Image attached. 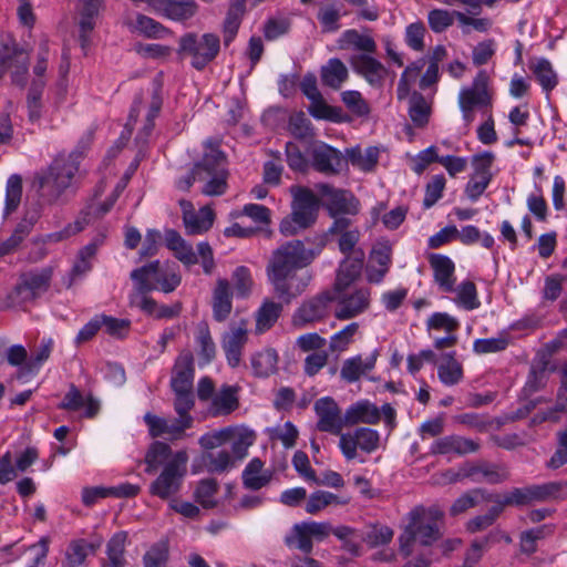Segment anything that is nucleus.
I'll list each match as a JSON object with an SVG mask.
<instances>
[{
  "label": "nucleus",
  "instance_id": "2",
  "mask_svg": "<svg viewBox=\"0 0 567 567\" xmlns=\"http://www.w3.org/2000/svg\"><path fill=\"white\" fill-rule=\"evenodd\" d=\"M82 152L78 150L68 156H59L41 172L37 173L33 186L43 206L64 205L74 193V181L80 168Z\"/></svg>",
  "mask_w": 567,
  "mask_h": 567
},
{
  "label": "nucleus",
  "instance_id": "14",
  "mask_svg": "<svg viewBox=\"0 0 567 567\" xmlns=\"http://www.w3.org/2000/svg\"><path fill=\"white\" fill-rule=\"evenodd\" d=\"M379 444V432L370 427H357L352 432L341 434L339 439V449L348 461L357 457L358 449L370 454L378 450Z\"/></svg>",
  "mask_w": 567,
  "mask_h": 567
},
{
  "label": "nucleus",
  "instance_id": "58",
  "mask_svg": "<svg viewBox=\"0 0 567 567\" xmlns=\"http://www.w3.org/2000/svg\"><path fill=\"white\" fill-rule=\"evenodd\" d=\"M425 64L426 59L420 58L404 69L396 89V94L400 100H403L409 95L411 83L419 76Z\"/></svg>",
  "mask_w": 567,
  "mask_h": 567
},
{
  "label": "nucleus",
  "instance_id": "4",
  "mask_svg": "<svg viewBox=\"0 0 567 567\" xmlns=\"http://www.w3.org/2000/svg\"><path fill=\"white\" fill-rule=\"evenodd\" d=\"M291 213L282 218L279 230L284 236H295L312 226L317 219L319 200L306 187H292Z\"/></svg>",
  "mask_w": 567,
  "mask_h": 567
},
{
  "label": "nucleus",
  "instance_id": "3",
  "mask_svg": "<svg viewBox=\"0 0 567 567\" xmlns=\"http://www.w3.org/2000/svg\"><path fill=\"white\" fill-rule=\"evenodd\" d=\"M53 278V267L30 269L19 275L13 288L0 299L2 309H24L34 305L50 289Z\"/></svg>",
  "mask_w": 567,
  "mask_h": 567
},
{
  "label": "nucleus",
  "instance_id": "45",
  "mask_svg": "<svg viewBox=\"0 0 567 567\" xmlns=\"http://www.w3.org/2000/svg\"><path fill=\"white\" fill-rule=\"evenodd\" d=\"M477 474H482V476L485 478V481L489 484H499L505 482L509 474L507 470L504 466L495 465V464H487L483 463L480 465L471 466L466 472V477H472L473 481L478 482L480 480L475 476Z\"/></svg>",
  "mask_w": 567,
  "mask_h": 567
},
{
  "label": "nucleus",
  "instance_id": "32",
  "mask_svg": "<svg viewBox=\"0 0 567 567\" xmlns=\"http://www.w3.org/2000/svg\"><path fill=\"white\" fill-rule=\"evenodd\" d=\"M164 270L161 269L158 260L148 262L131 272V279L134 282V289L138 292H151L157 289L161 276Z\"/></svg>",
  "mask_w": 567,
  "mask_h": 567
},
{
  "label": "nucleus",
  "instance_id": "63",
  "mask_svg": "<svg viewBox=\"0 0 567 567\" xmlns=\"http://www.w3.org/2000/svg\"><path fill=\"white\" fill-rule=\"evenodd\" d=\"M341 101L346 107L358 117H367L371 110L362 94L355 90H348L341 93Z\"/></svg>",
  "mask_w": 567,
  "mask_h": 567
},
{
  "label": "nucleus",
  "instance_id": "60",
  "mask_svg": "<svg viewBox=\"0 0 567 567\" xmlns=\"http://www.w3.org/2000/svg\"><path fill=\"white\" fill-rule=\"evenodd\" d=\"M235 434V427L226 426L213 432H207L203 434L198 443L199 445L206 450V452H210L214 449L223 446L233 440Z\"/></svg>",
  "mask_w": 567,
  "mask_h": 567
},
{
  "label": "nucleus",
  "instance_id": "21",
  "mask_svg": "<svg viewBox=\"0 0 567 567\" xmlns=\"http://www.w3.org/2000/svg\"><path fill=\"white\" fill-rule=\"evenodd\" d=\"M429 264L433 272V281L442 293H452L456 284L455 264L445 255L432 254Z\"/></svg>",
  "mask_w": 567,
  "mask_h": 567
},
{
  "label": "nucleus",
  "instance_id": "31",
  "mask_svg": "<svg viewBox=\"0 0 567 567\" xmlns=\"http://www.w3.org/2000/svg\"><path fill=\"white\" fill-rule=\"evenodd\" d=\"M364 254L361 249L354 251L353 255H348L340 262L334 289L348 288L360 276L363 267Z\"/></svg>",
  "mask_w": 567,
  "mask_h": 567
},
{
  "label": "nucleus",
  "instance_id": "19",
  "mask_svg": "<svg viewBox=\"0 0 567 567\" xmlns=\"http://www.w3.org/2000/svg\"><path fill=\"white\" fill-rule=\"evenodd\" d=\"M311 166L319 173L333 175L340 171L342 154L324 142H315L308 151Z\"/></svg>",
  "mask_w": 567,
  "mask_h": 567
},
{
  "label": "nucleus",
  "instance_id": "30",
  "mask_svg": "<svg viewBox=\"0 0 567 567\" xmlns=\"http://www.w3.org/2000/svg\"><path fill=\"white\" fill-rule=\"evenodd\" d=\"M381 420L380 409L369 400L362 399L352 403L344 412L347 425L359 423L378 424Z\"/></svg>",
  "mask_w": 567,
  "mask_h": 567
},
{
  "label": "nucleus",
  "instance_id": "54",
  "mask_svg": "<svg viewBox=\"0 0 567 567\" xmlns=\"http://www.w3.org/2000/svg\"><path fill=\"white\" fill-rule=\"evenodd\" d=\"M169 559V544L161 539L151 545L142 558L143 567H167Z\"/></svg>",
  "mask_w": 567,
  "mask_h": 567
},
{
  "label": "nucleus",
  "instance_id": "10",
  "mask_svg": "<svg viewBox=\"0 0 567 567\" xmlns=\"http://www.w3.org/2000/svg\"><path fill=\"white\" fill-rule=\"evenodd\" d=\"M300 90L310 101L309 114L316 120H327L336 123L349 121V116L339 106L328 105L318 89L317 76L312 72L303 75L300 82Z\"/></svg>",
  "mask_w": 567,
  "mask_h": 567
},
{
  "label": "nucleus",
  "instance_id": "24",
  "mask_svg": "<svg viewBox=\"0 0 567 567\" xmlns=\"http://www.w3.org/2000/svg\"><path fill=\"white\" fill-rule=\"evenodd\" d=\"M181 205L184 226L188 235H200L210 229L215 218L212 208L204 206L196 212L188 202H182Z\"/></svg>",
  "mask_w": 567,
  "mask_h": 567
},
{
  "label": "nucleus",
  "instance_id": "48",
  "mask_svg": "<svg viewBox=\"0 0 567 567\" xmlns=\"http://www.w3.org/2000/svg\"><path fill=\"white\" fill-rule=\"evenodd\" d=\"M431 105L419 92H413L409 101V116L416 127H423L429 123Z\"/></svg>",
  "mask_w": 567,
  "mask_h": 567
},
{
  "label": "nucleus",
  "instance_id": "34",
  "mask_svg": "<svg viewBox=\"0 0 567 567\" xmlns=\"http://www.w3.org/2000/svg\"><path fill=\"white\" fill-rule=\"evenodd\" d=\"M84 406L86 408L84 412L86 417H94L100 409V404L96 399L91 394L83 396L80 390L73 384L70 386L62 402L59 404L60 409L68 411H79Z\"/></svg>",
  "mask_w": 567,
  "mask_h": 567
},
{
  "label": "nucleus",
  "instance_id": "5",
  "mask_svg": "<svg viewBox=\"0 0 567 567\" xmlns=\"http://www.w3.org/2000/svg\"><path fill=\"white\" fill-rule=\"evenodd\" d=\"M220 38L216 33H185L178 41V53L190 58V65L202 71L219 54Z\"/></svg>",
  "mask_w": 567,
  "mask_h": 567
},
{
  "label": "nucleus",
  "instance_id": "53",
  "mask_svg": "<svg viewBox=\"0 0 567 567\" xmlns=\"http://www.w3.org/2000/svg\"><path fill=\"white\" fill-rule=\"evenodd\" d=\"M22 197V178L18 174L11 175L6 185V199L3 208V217L14 213L20 206Z\"/></svg>",
  "mask_w": 567,
  "mask_h": 567
},
{
  "label": "nucleus",
  "instance_id": "7",
  "mask_svg": "<svg viewBox=\"0 0 567 567\" xmlns=\"http://www.w3.org/2000/svg\"><path fill=\"white\" fill-rule=\"evenodd\" d=\"M204 179H208L203 187V194L208 196L223 195L227 189L226 156L214 140L206 142V152L202 158Z\"/></svg>",
  "mask_w": 567,
  "mask_h": 567
},
{
  "label": "nucleus",
  "instance_id": "39",
  "mask_svg": "<svg viewBox=\"0 0 567 567\" xmlns=\"http://www.w3.org/2000/svg\"><path fill=\"white\" fill-rule=\"evenodd\" d=\"M437 377L446 386L458 384L463 380V367L456 360V352L451 351L443 355V362L437 365Z\"/></svg>",
  "mask_w": 567,
  "mask_h": 567
},
{
  "label": "nucleus",
  "instance_id": "36",
  "mask_svg": "<svg viewBox=\"0 0 567 567\" xmlns=\"http://www.w3.org/2000/svg\"><path fill=\"white\" fill-rule=\"evenodd\" d=\"M194 340L197 347V355L202 364L210 363L216 357V343L206 321L197 323L194 332Z\"/></svg>",
  "mask_w": 567,
  "mask_h": 567
},
{
  "label": "nucleus",
  "instance_id": "35",
  "mask_svg": "<svg viewBox=\"0 0 567 567\" xmlns=\"http://www.w3.org/2000/svg\"><path fill=\"white\" fill-rule=\"evenodd\" d=\"M241 478L246 488L258 491L269 484L272 473L264 471V462L258 457H254L244 468Z\"/></svg>",
  "mask_w": 567,
  "mask_h": 567
},
{
  "label": "nucleus",
  "instance_id": "51",
  "mask_svg": "<svg viewBox=\"0 0 567 567\" xmlns=\"http://www.w3.org/2000/svg\"><path fill=\"white\" fill-rule=\"evenodd\" d=\"M343 13L340 8H338L334 3L324 4L319 8L317 13V20L320 24L321 32L323 33H334L340 30L341 23L340 20Z\"/></svg>",
  "mask_w": 567,
  "mask_h": 567
},
{
  "label": "nucleus",
  "instance_id": "47",
  "mask_svg": "<svg viewBox=\"0 0 567 567\" xmlns=\"http://www.w3.org/2000/svg\"><path fill=\"white\" fill-rule=\"evenodd\" d=\"M281 311V303L269 299L265 300L256 312V330L258 332L269 330L279 319Z\"/></svg>",
  "mask_w": 567,
  "mask_h": 567
},
{
  "label": "nucleus",
  "instance_id": "16",
  "mask_svg": "<svg viewBox=\"0 0 567 567\" xmlns=\"http://www.w3.org/2000/svg\"><path fill=\"white\" fill-rule=\"evenodd\" d=\"M313 410L318 417L317 430L333 435L342 434V429L347 424L344 414H341V409L334 399L331 396L320 398L315 402Z\"/></svg>",
  "mask_w": 567,
  "mask_h": 567
},
{
  "label": "nucleus",
  "instance_id": "23",
  "mask_svg": "<svg viewBox=\"0 0 567 567\" xmlns=\"http://www.w3.org/2000/svg\"><path fill=\"white\" fill-rule=\"evenodd\" d=\"M195 369L190 351H182L174 363L171 386L173 391H192Z\"/></svg>",
  "mask_w": 567,
  "mask_h": 567
},
{
  "label": "nucleus",
  "instance_id": "28",
  "mask_svg": "<svg viewBox=\"0 0 567 567\" xmlns=\"http://www.w3.org/2000/svg\"><path fill=\"white\" fill-rule=\"evenodd\" d=\"M238 392V385L223 384L212 398L209 414L214 417L225 416L237 410L239 406Z\"/></svg>",
  "mask_w": 567,
  "mask_h": 567
},
{
  "label": "nucleus",
  "instance_id": "26",
  "mask_svg": "<svg viewBox=\"0 0 567 567\" xmlns=\"http://www.w3.org/2000/svg\"><path fill=\"white\" fill-rule=\"evenodd\" d=\"M97 249L99 243L92 241L78 251L72 268L64 279L66 288H71L76 281L82 280L93 269Z\"/></svg>",
  "mask_w": 567,
  "mask_h": 567
},
{
  "label": "nucleus",
  "instance_id": "8",
  "mask_svg": "<svg viewBox=\"0 0 567 567\" xmlns=\"http://www.w3.org/2000/svg\"><path fill=\"white\" fill-rule=\"evenodd\" d=\"M489 78L486 71L477 72L472 84L463 87L458 93V105L463 120L472 123L475 118L474 111L492 107V93L488 90Z\"/></svg>",
  "mask_w": 567,
  "mask_h": 567
},
{
  "label": "nucleus",
  "instance_id": "27",
  "mask_svg": "<svg viewBox=\"0 0 567 567\" xmlns=\"http://www.w3.org/2000/svg\"><path fill=\"white\" fill-rule=\"evenodd\" d=\"M235 464L231 454L221 450L218 452H204L199 457L194 460L192 465L193 473L206 471L208 473L221 474L230 470Z\"/></svg>",
  "mask_w": 567,
  "mask_h": 567
},
{
  "label": "nucleus",
  "instance_id": "11",
  "mask_svg": "<svg viewBox=\"0 0 567 567\" xmlns=\"http://www.w3.org/2000/svg\"><path fill=\"white\" fill-rule=\"evenodd\" d=\"M334 317L349 320L365 312L370 307L371 289L368 287L334 289Z\"/></svg>",
  "mask_w": 567,
  "mask_h": 567
},
{
  "label": "nucleus",
  "instance_id": "20",
  "mask_svg": "<svg viewBox=\"0 0 567 567\" xmlns=\"http://www.w3.org/2000/svg\"><path fill=\"white\" fill-rule=\"evenodd\" d=\"M153 9L166 19L185 23L197 14L199 6L195 0H154Z\"/></svg>",
  "mask_w": 567,
  "mask_h": 567
},
{
  "label": "nucleus",
  "instance_id": "6",
  "mask_svg": "<svg viewBox=\"0 0 567 567\" xmlns=\"http://www.w3.org/2000/svg\"><path fill=\"white\" fill-rule=\"evenodd\" d=\"M409 524L401 534L400 550L405 555L412 554V545L419 542L423 546H430L440 538L437 522L430 518L423 507H416L409 513Z\"/></svg>",
  "mask_w": 567,
  "mask_h": 567
},
{
  "label": "nucleus",
  "instance_id": "43",
  "mask_svg": "<svg viewBox=\"0 0 567 567\" xmlns=\"http://www.w3.org/2000/svg\"><path fill=\"white\" fill-rule=\"evenodd\" d=\"M54 347L52 338H43L37 350L30 355L28 364L22 371V375L35 377L42 365L49 360Z\"/></svg>",
  "mask_w": 567,
  "mask_h": 567
},
{
  "label": "nucleus",
  "instance_id": "64",
  "mask_svg": "<svg viewBox=\"0 0 567 567\" xmlns=\"http://www.w3.org/2000/svg\"><path fill=\"white\" fill-rule=\"evenodd\" d=\"M460 328V321L447 312H433L426 320L427 331H444L446 333L456 332Z\"/></svg>",
  "mask_w": 567,
  "mask_h": 567
},
{
  "label": "nucleus",
  "instance_id": "33",
  "mask_svg": "<svg viewBox=\"0 0 567 567\" xmlns=\"http://www.w3.org/2000/svg\"><path fill=\"white\" fill-rule=\"evenodd\" d=\"M233 290L226 279H218L213 292V317L216 321H225L233 309Z\"/></svg>",
  "mask_w": 567,
  "mask_h": 567
},
{
  "label": "nucleus",
  "instance_id": "46",
  "mask_svg": "<svg viewBox=\"0 0 567 567\" xmlns=\"http://www.w3.org/2000/svg\"><path fill=\"white\" fill-rule=\"evenodd\" d=\"M245 11V8L229 4L221 27L225 47H228L237 37Z\"/></svg>",
  "mask_w": 567,
  "mask_h": 567
},
{
  "label": "nucleus",
  "instance_id": "61",
  "mask_svg": "<svg viewBox=\"0 0 567 567\" xmlns=\"http://www.w3.org/2000/svg\"><path fill=\"white\" fill-rule=\"evenodd\" d=\"M101 326L105 333L115 339H125L131 330V320L101 313Z\"/></svg>",
  "mask_w": 567,
  "mask_h": 567
},
{
  "label": "nucleus",
  "instance_id": "22",
  "mask_svg": "<svg viewBox=\"0 0 567 567\" xmlns=\"http://www.w3.org/2000/svg\"><path fill=\"white\" fill-rule=\"evenodd\" d=\"M480 450V443L475 440L467 439L461 435H446L435 440L430 447L431 454H456L466 455L475 453Z\"/></svg>",
  "mask_w": 567,
  "mask_h": 567
},
{
  "label": "nucleus",
  "instance_id": "1",
  "mask_svg": "<svg viewBox=\"0 0 567 567\" xmlns=\"http://www.w3.org/2000/svg\"><path fill=\"white\" fill-rule=\"evenodd\" d=\"M322 248L323 243L307 247L306 241L291 239L272 251L266 272L275 295L280 300L289 303L305 292L311 275H298V271L310 266Z\"/></svg>",
  "mask_w": 567,
  "mask_h": 567
},
{
  "label": "nucleus",
  "instance_id": "62",
  "mask_svg": "<svg viewBox=\"0 0 567 567\" xmlns=\"http://www.w3.org/2000/svg\"><path fill=\"white\" fill-rule=\"evenodd\" d=\"M255 442V433L251 430L241 427H235V434L233 440L229 442L231 445V453L235 460H243L248 452V447Z\"/></svg>",
  "mask_w": 567,
  "mask_h": 567
},
{
  "label": "nucleus",
  "instance_id": "17",
  "mask_svg": "<svg viewBox=\"0 0 567 567\" xmlns=\"http://www.w3.org/2000/svg\"><path fill=\"white\" fill-rule=\"evenodd\" d=\"M349 63L353 72L363 78L370 86L375 89L383 87L389 70L372 54H353L349 59Z\"/></svg>",
  "mask_w": 567,
  "mask_h": 567
},
{
  "label": "nucleus",
  "instance_id": "52",
  "mask_svg": "<svg viewBox=\"0 0 567 567\" xmlns=\"http://www.w3.org/2000/svg\"><path fill=\"white\" fill-rule=\"evenodd\" d=\"M285 544L288 547L295 546L305 554H310L312 551L313 544L307 523L301 522L295 524L290 533L285 537Z\"/></svg>",
  "mask_w": 567,
  "mask_h": 567
},
{
  "label": "nucleus",
  "instance_id": "50",
  "mask_svg": "<svg viewBox=\"0 0 567 567\" xmlns=\"http://www.w3.org/2000/svg\"><path fill=\"white\" fill-rule=\"evenodd\" d=\"M532 488H513L501 495L492 493V503L501 506L503 513L506 506H523L530 502Z\"/></svg>",
  "mask_w": 567,
  "mask_h": 567
},
{
  "label": "nucleus",
  "instance_id": "56",
  "mask_svg": "<svg viewBox=\"0 0 567 567\" xmlns=\"http://www.w3.org/2000/svg\"><path fill=\"white\" fill-rule=\"evenodd\" d=\"M4 359L11 367L17 368V379L19 381L28 382L33 379V377H25L21 374L30 359L24 346L13 344L8 349L4 348Z\"/></svg>",
  "mask_w": 567,
  "mask_h": 567
},
{
  "label": "nucleus",
  "instance_id": "37",
  "mask_svg": "<svg viewBox=\"0 0 567 567\" xmlns=\"http://www.w3.org/2000/svg\"><path fill=\"white\" fill-rule=\"evenodd\" d=\"M482 503H492V492L485 488H472L454 501L450 507V515L457 516Z\"/></svg>",
  "mask_w": 567,
  "mask_h": 567
},
{
  "label": "nucleus",
  "instance_id": "41",
  "mask_svg": "<svg viewBox=\"0 0 567 567\" xmlns=\"http://www.w3.org/2000/svg\"><path fill=\"white\" fill-rule=\"evenodd\" d=\"M452 293L455 295L452 300L458 308L472 311L481 306L476 286L471 280H463L457 286L455 284Z\"/></svg>",
  "mask_w": 567,
  "mask_h": 567
},
{
  "label": "nucleus",
  "instance_id": "59",
  "mask_svg": "<svg viewBox=\"0 0 567 567\" xmlns=\"http://www.w3.org/2000/svg\"><path fill=\"white\" fill-rule=\"evenodd\" d=\"M218 483L215 478H204L198 482L194 497L204 508H213L217 505L215 496L218 492Z\"/></svg>",
  "mask_w": 567,
  "mask_h": 567
},
{
  "label": "nucleus",
  "instance_id": "13",
  "mask_svg": "<svg viewBox=\"0 0 567 567\" xmlns=\"http://www.w3.org/2000/svg\"><path fill=\"white\" fill-rule=\"evenodd\" d=\"M333 299L331 291H322L305 300L293 312V326L305 328L308 324L323 320L330 313Z\"/></svg>",
  "mask_w": 567,
  "mask_h": 567
},
{
  "label": "nucleus",
  "instance_id": "38",
  "mask_svg": "<svg viewBox=\"0 0 567 567\" xmlns=\"http://www.w3.org/2000/svg\"><path fill=\"white\" fill-rule=\"evenodd\" d=\"M320 78L324 86L339 90L348 80L349 72L346 64L340 59L332 58L321 66Z\"/></svg>",
  "mask_w": 567,
  "mask_h": 567
},
{
  "label": "nucleus",
  "instance_id": "29",
  "mask_svg": "<svg viewBox=\"0 0 567 567\" xmlns=\"http://www.w3.org/2000/svg\"><path fill=\"white\" fill-rule=\"evenodd\" d=\"M378 355V350H374L364 359L360 354L346 359L340 370L341 379L347 383L359 381L361 377L375 368Z\"/></svg>",
  "mask_w": 567,
  "mask_h": 567
},
{
  "label": "nucleus",
  "instance_id": "42",
  "mask_svg": "<svg viewBox=\"0 0 567 567\" xmlns=\"http://www.w3.org/2000/svg\"><path fill=\"white\" fill-rule=\"evenodd\" d=\"M513 339L509 330H502L496 337L474 340L473 352L480 355L502 352L507 349Z\"/></svg>",
  "mask_w": 567,
  "mask_h": 567
},
{
  "label": "nucleus",
  "instance_id": "55",
  "mask_svg": "<svg viewBox=\"0 0 567 567\" xmlns=\"http://www.w3.org/2000/svg\"><path fill=\"white\" fill-rule=\"evenodd\" d=\"M126 540V532H118L114 534L107 542L106 555L110 567H124L126 565V559L124 556Z\"/></svg>",
  "mask_w": 567,
  "mask_h": 567
},
{
  "label": "nucleus",
  "instance_id": "25",
  "mask_svg": "<svg viewBox=\"0 0 567 567\" xmlns=\"http://www.w3.org/2000/svg\"><path fill=\"white\" fill-rule=\"evenodd\" d=\"M102 0H79V30H80V43L83 50L91 42V33L96 25V19L99 16Z\"/></svg>",
  "mask_w": 567,
  "mask_h": 567
},
{
  "label": "nucleus",
  "instance_id": "18",
  "mask_svg": "<svg viewBox=\"0 0 567 567\" xmlns=\"http://www.w3.org/2000/svg\"><path fill=\"white\" fill-rule=\"evenodd\" d=\"M247 341L248 329L245 321H241L239 324H231L223 333L220 343L229 367L237 368L240 364Z\"/></svg>",
  "mask_w": 567,
  "mask_h": 567
},
{
  "label": "nucleus",
  "instance_id": "57",
  "mask_svg": "<svg viewBox=\"0 0 567 567\" xmlns=\"http://www.w3.org/2000/svg\"><path fill=\"white\" fill-rule=\"evenodd\" d=\"M134 31L150 39H163L169 34V30L161 22L144 14H137Z\"/></svg>",
  "mask_w": 567,
  "mask_h": 567
},
{
  "label": "nucleus",
  "instance_id": "9",
  "mask_svg": "<svg viewBox=\"0 0 567 567\" xmlns=\"http://www.w3.org/2000/svg\"><path fill=\"white\" fill-rule=\"evenodd\" d=\"M187 462L188 455L186 451L182 450L174 453L172 458L164 465L158 477L151 484V494L163 499L176 494L186 474Z\"/></svg>",
  "mask_w": 567,
  "mask_h": 567
},
{
  "label": "nucleus",
  "instance_id": "44",
  "mask_svg": "<svg viewBox=\"0 0 567 567\" xmlns=\"http://www.w3.org/2000/svg\"><path fill=\"white\" fill-rule=\"evenodd\" d=\"M251 368L258 378H267L277 371L278 354L274 349H265L251 357Z\"/></svg>",
  "mask_w": 567,
  "mask_h": 567
},
{
  "label": "nucleus",
  "instance_id": "12",
  "mask_svg": "<svg viewBox=\"0 0 567 567\" xmlns=\"http://www.w3.org/2000/svg\"><path fill=\"white\" fill-rule=\"evenodd\" d=\"M6 72L11 73L12 83L23 87L29 73V53L10 40L0 47V79Z\"/></svg>",
  "mask_w": 567,
  "mask_h": 567
},
{
  "label": "nucleus",
  "instance_id": "49",
  "mask_svg": "<svg viewBox=\"0 0 567 567\" xmlns=\"http://www.w3.org/2000/svg\"><path fill=\"white\" fill-rule=\"evenodd\" d=\"M172 450L167 443L155 441L145 455L146 473H154L161 465L172 458Z\"/></svg>",
  "mask_w": 567,
  "mask_h": 567
},
{
  "label": "nucleus",
  "instance_id": "40",
  "mask_svg": "<svg viewBox=\"0 0 567 567\" xmlns=\"http://www.w3.org/2000/svg\"><path fill=\"white\" fill-rule=\"evenodd\" d=\"M339 45L341 49L351 48L367 54H374L378 48L372 37L362 34L355 29L343 31L339 39Z\"/></svg>",
  "mask_w": 567,
  "mask_h": 567
},
{
  "label": "nucleus",
  "instance_id": "15",
  "mask_svg": "<svg viewBox=\"0 0 567 567\" xmlns=\"http://www.w3.org/2000/svg\"><path fill=\"white\" fill-rule=\"evenodd\" d=\"M318 193L326 199L327 209L332 217L338 215H357L360 210L359 199L350 192L337 189L321 183L316 186Z\"/></svg>",
  "mask_w": 567,
  "mask_h": 567
}]
</instances>
